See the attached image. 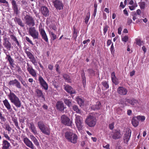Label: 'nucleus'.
<instances>
[{"mask_svg":"<svg viewBox=\"0 0 149 149\" xmlns=\"http://www.w3.org/2000/svg\"><path fill=\"white\" fill-rule=\"evenodd\" d=\"M8 96L11 102L17 108H19L21 106V102L19 98L10 90Z\"/></svg>","mask_w":149,"mask_h":149,"instance_id":"nucleus-1","label":"nucleus"},{"mask_svg":"<svg viewBox=\"0 0 149 149\" xmlns=\"http://www.w3.org/2000/svg\"><path fill=\"white\" fill-rule=\"evenodd\" d=\"M26 15H24V19L25 21V23L29 26H33L35 25V21L33 17L31 16L28 13L25 12Z\"/></svg>","mask_w":149,"mask_h":149,"instance_id":"nucleus-2","label":"nucleus"},{"mask_svg":"<svg viewBox=\"0 0 149 149\" xmlns=\"http://www.w3.org/2000/svg\"><path fill=\"white\" fill-rule=\"evenodd\" d=\"M38 126L42 133L45 134L49 135L50 134L49 128L45 125L43 122H39L38 123Z\"/></svg>","mask_w":149,"mask_h":149,"instance_id":"nucleus-3","label":"nucleus"},{"mask_svg":"<svg viewBox=\"0 0 149 149\" xmlns=\"http://www.w3.org/2000/svg\"><path fill=\"white\" fill-rule=\"evenodd\" d=\"M96 121V119L95 117L90 115L87 118L86 122L89 127H92L95 126Z\"/></svg>","mask_w":149,"mask_h":149,"instance_id":"nucleus-4","label":"nucleus"},{"mask_svg":"<svg viewBox=\"0 0 149 149\" xmlns=\"http://www.w3.org/2000/svg\"><path fill=\"white\" fill-rule=\"evenodd\" d=\"M29 34L33 38V39H38L39 34L38 30L35 27H31L29 28L28 31Z\"/></svg>","mask_w":149,"mask_h":149,"instance_id":"nucleus-5","label":"nucleus"},{"mask_svg":"<svg viewBox=\"0 0 149 149\" xmlns=\"http://www.w3.org/2000/svg\"><path fill=\"white\" fill-rule=\"evenodd\" d=\"M61 120L62 123L68 126H72V121L66 116L63 115L61 116Z\"/></svg>","mask_w":149,"mask_h":149,"instance_id":"nucleus-6","label":"nucleus"},{"mask_svg":"<svg viewBox=\"0 0 149 149\" xmlns=\"http://www.w3.org/2000/svg\"><path fill=\"white\" fill-rule=\"evenodd\" d=\"M75 116L76 117L75 121L76 126L79 130H81L83 126L82 122V117L77 114H75Z\"/></svg>","mask_w":149,"mask_h":149,"instance_id":"nucleus-7","label":"nucleus"},{"mask_svg":"<svg viewBox=\"0 0 149 149\" xmlns=\"http://www.w3.org/2000/svg\"><path fill=\"white\" fill-rule=\"evenodd\" d=\"M3 45L4 47L8 50H10L12 46L6 35H5L3 36Z\"/></svg>","mask_w":149,"mask_h":149,"instance_id":"nucleus-8","label":"nucleus"},{"mask_svg":"<svg viewBox=\"0 0 149 149\" xmlns=\"http://www.w3.org/2000/svg\"><path fill=\"white\" fill-rule=\"evenodd\" d=\"M27 70L29 74L34 77L37 76V72L35 70L33 69V67L29 63H27Z\"/></svg>","mask_w":149,"mask_h":149,"instance_id":"nucleus-9","label":"nucleus"},{"mask_svg":"<svg viewBox=\"0 0 149 149\" xmlns=\"http://www.w3.org/2000/svg\"><path fill=\"white\" fill-rule=\"evenodd\" d=\"M54 7L57 10H61L63 9V5L62 1L60 0H55L53 1Z\"/></svg>","mask_w":149,"mask_h":149,"instance_id":"nucleus-10","label":"nucleus"},{"mask_svg":"<svg viewBox=\"0 0 149 149\" xmlns=\"http://www.w3.org/2000/svg\"><path fill=\"white\" fill-rule=\"evenodd\" d=\"M125 101L134 107L137 106L139 105L140 101L134 98L126 99Z\"/></svg>","mask_w":149,"mask_h":149,"instance_id":"nucleus-11","label":"nucleus"},{"mask_svg":"<svg viewBox=\"0 0 149 149\" xmlns=\"http://www.w3.org/2000/svg\"><path fill=\"white\" fill-rule=\"evenodd\" d=\"M131 134V130L130 129H128L124 134L123 136V141L125 143L128 144V142L129 141Z\"/></svg>","mask_w":149,"mask_h":149,"instance_id":"nucleus-12","label":"nucleus"},{"mask_svg":"<svg viewBox=\"0 0 149 149\" xmlns=\"http://www.w3.org/2000/svg\"><path fill=\"white\" fill-rule=\"evenodd\" d=\"M56 107L57 110L63 112L65 107L64 106L63 103L61 101H58L56 105Z\"/></svg>","mask_w":149,"mask_h":149,"instance_id":"nucleus-13","label":"nucleus"},{"mask_svg":"<svg viewBox=\"0 0 149 149\" xmlns=\"http://www.w3.org/2000/svg\"><path fill=\"white\" fill-rule=\"evenodd\" d=\"M38 80L40 85L45 90H47L48 88V85L41 76H40L39 77Z\"/></svg>","mask_w":149,"mask_h":149,"instance_id":"nucleus-14","label":"nucleus"},{"mask_svg":"<svg viewBox=\"0 0 149 149\" xmlns=\"http://www.w3.org/2000/svg\"><path fill=\"white\" fill-rule=\"evenodd\" d=\"M11 3L14 13L16 15H18L19 13V9L18 8L16 1L15 0H12Z\"/></svg>","mask_w":149,"mask_h":149,"instance_id":"nucleus-15","label":"nucleus"},{"mask_svg":"<svg viewBox=\"0 0 149 149\" xmlns=\"http://www.w3.org/2000/svg\"><path fill=\"white\" fill-rule=\"evenodd\" d=\"M39 30L42 38L45 42H48L47 36L44 29L43 28H39Z\"/></svg>","mask_w":149,"mask_h":149,"instance_id":"nucleus-16","label":"nucleus"},{"mask_svg":"<svg viewBox=\"0 0 149 149\" xmlns=\"http://www.w3.org/2000/svg\"><path fill=\"white\" fill-rule=\"evenodd\" d=\"M8 84L10 85H15L19 89H21L22 88L20 82L16 79L10 81L8 83Z\"/></svg>","mask_w":149,"mask_h":149,"instance_id":"nucleus-17","label":"nucleus"},{"mask_svg":"<svg viewBox=\"0 0 149 149\" xmlns=\"http://www.w3.org/2000/svg\"><path fill=\"white\" fill-rule=\"evenodd\" d=\"M65 90L71 94L76 93V91L72 87L68 85L64 86Z\"/></svg>","mask_w":149,"mask_h":149,"instance_id":"nucleus-18","label":"nucleus"},{"mask_svg":"<svg viewBox=\"0 0 149 149\" xmlns=\"http://www.w3.org/2000/svg\"><path fill=\"white\" fill-rule=\"evenodd\" d=\"M29 127L31 131L34 134H37L38 133L36 130V128L35 126L34 123L32 122H31L28 124Z\"/></svg>","mask_w":149,"mask_h":149,"instance_id":"nucleus-19","label":"nucleus"},{"mask_svg":"<svg viewBox=\"0 0 149 149\" xmlns=\"http://www.w3.org/2000/svg\"><path fill=\"white\" fill-rule=\"evenodd\" d=\"M23 141L25 144L29 148L33 149L34 148V146L33 145L31 141L27 138H24L23 139Z\"/></svg>","mask_w":149,"mask_h":149,"instance_id":"nucleus-20","label":"nucleus"},{"mask_svg":"<svg viewBox=\"0 0 149 149\" xmlns=\"http://www.w3.org/2000/svg\"><path fill=\"white\" fill-rule=\"evenodd\" d=\"M3 135L4 136V137L8 140L9 141L11 142V143H12V145L14 146H17V147H18L19 146H17V145H18V144L16 142H12V141L13 142H14V141L13 140H12L10 139V137L8 136V134H7V132L4 131L3 132Z\"/></svg>","mask_w":149,"mask_h":149,"instance_id":"nucleus-21","label":"nucleus"},{"mask_svg":"<svg viewBox=\"0 0 149 149\" xmlns=\"http://www.w3.org/2000/svg\"><path fill=\"white\" fill-rule=\"evenodd\" d=\"M121 137V134L119 130H116L113 132L112 135V138L114 139H117L120 138Z\"/></svg>","mask_w":149,"mask_h":149,"instance_id":"nucleus-22","label":"nucleus"},{"mask_svg":"<svg viewBox=\"0 0 149 149\" xmlns=\"http://www.w3.org/2000/svg\"><path fill=\"white\" fill-rule=\"evenodd\" d=\"M117 91L118 93L122 95H126L127 92V90L123 87H119L117 89Z\"/></svg>","mask_w":149,"mask_h":149,"instance_id":"nucleus-23","label":"nucleus"},{"mask_svg":"<svg viewBox=\"0 0 149 149\" xmlns=\"http://www.w3.org/2000/svg\"><path fill=\"white\" fill-rule=\"evenodd\" d=\"M15 22L17 23L20 27L24 28L25 26V24L22 20L19 18L15 17L14 19Z\"/></svg>","mask_w":149,"mask_h":149,"instance_id":"nucleus-24","label":"nucleus"},{"mask_svg":"<svg viewBox=\"0 0 149 149\" xmlns=\"http://www.w3.org/2000/svg\"><path fill=\"white\" fill-rule=\"evenodd\" d=\"M2 149H9L10 144L7 140H3L2 141Z\"/></svg>","mask_w":149,"mask_h":149,"instance_id":"nucleus-25","label":"nucleus"},{"mask_svg":"<svg viewBox=\"0 0 149 149\" xmlns=\"http://www.w3.org/2000/svg\"><path fill=\"white\" fill-rule=\"evenodd\" d=\"M41 11L42 14L45 17L49 15V10L46 7L42 6L41 8Z\"/></svg>","mask_w":149,"mask_h":149,"instance_id":"nucleus-26","label":"nucleus"},{"mask_svg":"<svg viewBox=\"0 0 149 149\" xmlns=\"http://www.w3.org/2000/svg\"><path fill=\"white\" fill-rule=\"evenodd\" d=\"M3 102L4 105L7 110L10 111H11L12 110V109L11 105L8 100L7 99H5L3 101Z\"/></svg>","mask_w":149,"mask_h":149,"instance_id":"nucleus-27","label":"nucleus"},{"mask_svg":"<svg viewBox=\"0 0 149 149\" xmlns=\"http://www.w3.org/2000/svg\"><path fill=\"white\" fill-rule=\"evenodd\" d=\"M74 134L72 132L67 131L65 133L64 136L65 138L69 141L71 137Z\"/></svg>","mask_w":149,"mask_h":149,"instance_id":"nucleus-28","label":"nucleus"},{"mask_svg":"<svg viewBox=\"0 0 149 149\" xmlns=\"http://www.w3.org/2000/svg\"><path fill=\"white\" fill-rule=\"evenodd\" d=\"M78 137L77 135L75 134L74 135L72 136L69 142L73 144H75L77 143Z\"/></svg>","mask_w":149,"mask_h":149,"instance_id":"nucleus-29","label":"nucleus"},{"mask_svg":"<svg viewBox=\"0 0 149 149\" xmlns=\"http://www.w3.org/2000/svg\"><path fill=\"white\" fill-rule=\"evenodd\" d=\"M4 52L5 53L6 55V59H7V60L9 62L10 64L11 65H12L13 64V63L14 62L13 60L11 58L10 55L9 54H7V52H6V50H3Z\"/></svg>","mask_w":149,"mask_h":149,"instance_id":"nucleus-30","label":"nucleus"},{"mask_svg":"<svg viewBox=\"0 0 149 149\" xmlns=\"http://www.w3.org/2000/svg\"><path fill=\"white\" fill-rule=\"evenodd\" d=\"M36 94L38 97H41L42 98H45V96L43 95L42 91L39 89H36Z\"/></svg>","mask_w":149,"mask_h":149,"instance_id":"nucleus-31","label":"nucleus"},{"mask_svg":"<svg viewBox=\"0 0 149 149\" xmlns=\"http://www.w3.org/2000/svg\"><path fill=\"white\" fill-rule=\"evenodd\" d=\"M12 120L13 121V123L16 127L18 130L20 129V128L19 126L18 122L17 117H12Z\"/></svg>","mask_w":149,"mask_h":149,"instance_id":"nucleus-32","label":"nucleus"},{"mask_svg":"<svg viewBox=\"0 0 149 149\" xmlns=\"http://www.w3.org/2000/svg\"><path fill=\"white\" fill-rule=\"evenodd\" d=\"M81 77L83 85V87H85L86 85V78L84 71L81 74Z\"/></svg>","mask_w":149,"mask_h":149,"instance_id":"nucleus-33","label":"nucleus"},{"mask_svg":"<svg viewBox=\"0 0 149 149\" xmlns=\"http://www.w3.org/2000/svg\"><path fill=\"white\" fill-rule=\"evenodd\" d=\"M138 120L136 119V117L133 118L132 121V122L133 125L135 127H137L139 125V122Z\"/></svg>","mask_w":149,"mask_h":149,"instance_id":"nucleus-34","label":"nucleus"},{"mask_svg":"<svg viewBox=\"0 0 149 149\" xmlns=\"http://www.w3.org/2000/svg\"><path fill=\"white\" fill-rule=\"evenodd\" d=\"M76 100L80 106H81L84 104V101L81 98L77 97L76 98Z\"/></svg>","mask_w":149,"mask_h":149,"instance_id":"nucleus-35","label":"nucleus"},{"mask_svg":"<svg viewBox=\"0 0 149 149\" xmlns=\"http://www.w3.org/2000/svg\"><path fill=\"white\" fill-rule=\"evenodd\" d=\"M72 109L73 110L75 111L76 113H81V111L79 109L78 106L76 105H74L72 106Z\"/></svg>","mask_w":149,"mask_h":149,"instance_id":"nucleus-36","label":"nucleus"},{"mask_svg":"<svg viewBox=\"0 0 149 149\" xmlns=\"http://www.w3.org/2000/svg\"><path fill=\"white\" fill-rule=\"evenodd\" d=\"M77 37V31L76 29L73 27V32L72 38L75 41H76V38Z\"/></svg>","mask_w":149,"mask_h":149,"instance_id":"nucleus-37","label":"nucleus"},{"mask_svg":"<svg viewBox=\"0 0 149 149\" xmlns=\"http://www.w3.org/2000/svg\"><path fill=\"white\" fill-rule=\"evenodd\" d=\"M63 101L65 104L69 107H70L71 106L72 102L71 100L67 99H64Z\"/></svg>","mask_w":149,"mask_h":149,"instance_id":"nucleus-38","label":"nucleus"},{"mask_svg":"<svg viewBox=\"0 0 149 149\" xmlns=\"http://www.w3.org/2000/svg\"><path fill=\"white\" fill-rule=\"evenodd\" d=\"M64 78L67 81L68 83L71 82V79L70 76L67 74H65L63 75Z\"/></svg>","mask_w":149,"mask_h":149,"instance_id":"nucleus-39","label":"nucleus"},{"mask_svg":"<svg viewBox=\"0 0 149 149\" xmlns=\"http://www.w3.org/2000/svg\"><path fill=\"white\" fill-rule=\"evenodd\" d=\"M108 82L106 81H103L102 82V85L106 89H107L109 87Z\"/></svg>","mask_w":149,"mask_h":149,"instance_id":"nucleus-40","label":"nucleus"},{"mask_svg":"<svg viewBox=\"0 0 149 149\" xmlns=\"http://www.w3.org/2000/svg\"><path fill=\"white\" fill-rule=\"evenodd\" d=\"M90 13L88 12L86 15V17L85 18V22L86 24H87L88 23V20L89 19L90 17Z\"/></svg>","mask_w":149,"mask_h":149,"instance_id":"nucleus-41","label":"nucleus"},{"mask_svg":"<svg viewBox=\"0 0 149 149\" xmlns=\"http://www.w3.org/2000/svg\"><path fill=\"white\" fill-rule=\"evenodd\" d=\"M4 125L5 127L6 130H7L8 132V133H9L12 130L11 128L8 124H5Z\"/></svg>","mask_w":149,"mask_h":149,"instance_id":"nucleus-42","label":"nucleus"},{"mask_svg":"<svg viewBox=\"0 0 149 149\" xmlns=\"http://www.w3.org/2000/svg\"><path fill=\"white\" fill-rule=\"evenodd\" d=\"M139 5L141 9H144L145 8V3L144 1H141L139 3Z\"/></svg>","mask_w":149,"mask_h":149,"instance_id":"nucleus-43","label":"nucleus"},{"mask_svg":"<svg viewBox=\"0 0 149 149\" xmlns=\"http://www.w3.org/2000/svg\"><path fill=\"white\" fill-rule=\"evenodd\" d=\"M136 119L138 120L143 122L145 120V118L144 116H138L136 117Z\"/></svg>","mask_w":149,"mask_h":149,"instance_id":"nucleus-44","label":"nucleus"},{"mask_svg":"<svg viewBox=\"0 0 149 149\" xmlns=\"http://www.w3.org/2000/svg\"><path fill=\"white\" fill-rule=\"evenodd\" d=\"M31 61L33 64L34 65H37V62L36 61V60L34 56L30 58Z\"/></svg>","mask_w":149,"mask_h":149,"instance_id":"nucleus-45","label":"nucleus"},{"mask_svg":"<svg viewBox=\"0 0 149 149\" xmlns=\"http://www.w3.org/2000/svg\"><path fill=\"white\" fill-rule=\"evenodd\" d=\"M25 52L27 56L28 57L29 59L34 56L29 51H26Z\"/></svg>","mask_w":149,"mask_h":149,"instance_id":"nucleus-46","label":"nucleus"},{"mask_svg":"<svg viewBox=\"0 0 149 149\" xmlns=\"http://www.w3.org/2000/svg\"><path fill=\"white\" fill-rule=\"evenodd\" d=\"M51 36V37L53 40H54L56 38V36L53 32H49Z\"/></svg>","mask_w":149,"mask_h":149,"instance_id":"nucleus-47","label":"nucleus"},{"mask_svg":"<svg viewBox=\"0 0 149 149\" xmlns=\"http://www.w3.org/2000/svg\"><path fill=\"white\" fill-rule=\"evenodd\" d=\"M109 28V26L106 25L105 26H104V29H103V34L104 35H105L106 33V32L108 29V28Z\"/></svg>","mask_w":149,"mask_h":149,"instance_id":"nucleus-48","label":"nucleus"},{"mask_svg":"<svg viewBox=\"0 0 149 149\" xmlns=\"http://www.w3.org/2000/svg\"><path fill=\"white\" fill-rule=\"evenodd\" d=\"M101 106V104L100 102H98L95 105V109H100Z\"/></svg>","mask_w":149,"mask_h":149,"instance_id":"nucleus-49","label":"nucleus"},{"mask_svg":"<svg viewBox=\"0 0 149 149\" xmlns=\"http://www.w3.org/2000/svg\"><path fill=\"white\" fill-rule=\"evenodd\" d=\"M87 71L89 74L91 75H92L94 74L95 72L93 69L91 68L87 70Z\"/></svg>","mask_w":149,"mask_h":149,"instance_id":"nucleus-50","label":"nucleus"},{"mask_svg":"<svg viewBox=\"0 0 149 149\" xmlns=\"http://www.w3.org/2000/svg\"><path fill=\"white\" fill-rule=\"evenodd\" d=\"M25 39L29 43L31 44L32 45H34V44L33 42L28 37H26Z\"/></svg>","mask_w":149,"mask_h":149,"instance_id":"nucleus-51","label":"nucleus"},{"mask_svg":"<svg viewBox=\"0 0 149 149\" xmlns=\"http://www.w3.org/2000/svg\"><path fill=\"white\" fill-rule=\"evenodd\" d=\"M110 51L112 54H113L114 53L115 49L113 43H112L111 45L110 48Z\"/></svg>","mask_w":149,"mask_h":149,"instance_id":"nucleus-52","label":"nucleus"},{"mask_svg":"<svg viewBox=\"0 0 149 149\" xmlns=\"http://www.w3.org/2000/svg\"><path fill=\"white\" fill-rule=\"evenodd\" d=\"M128 40V37L127 36H125L122 38V41L125 42H127Z\"/></svg>","mask_w":149,"mask_h":149,"instance_id":"nucleus-53","label":"nucleus"},{"mask_svg":"<svg viewBox=\"0 0 149 149\" xmlns=\"http://www.w3.org/2000/svg\"><path fill=\"white\" fill-rule=\"evenodd\" d=\"M115 85H116L118 84V79L116 77V78H114L111 79Z\"/></svg>","mask_w":149,"mask_h":149,"instance_id":"nucleus-54","label":"nucleus"},{"mask_svg":"<svg viewBox=\"0 0 149 149\" xmlns=\"http://www.w3.org/2000/svg\"><path fill=\"white\" fill-rule=\"evenodd\" d=\"M21 82L22 83V84L23 85V86H24L25 88H26L28 87V85L26 83L25 81L23 80L21 81Z\"/></svg>","mask_w":149,"mask_h":149,"instance_id":"nucleus-55","label":"nucleus"},{"mask_svg":"<svg viewBox=\"0 0 149 149\" xmlns=\"http://www.w3.org/2000/svg\"><path fill=\"white\" fill-rule=\"evenodd\" d=\"M136 44L139 46H141V45L142 42L140 39H136Z\"/></svg>","mask_w":149,"mask_h":149,"instance_id":"nucleus-56","label":"nucleus"},{"mask_svg":"<svg viewBox=\"0 0 149 149\" xmlns=\"http://www.w3.org/2000/svg\"><path fill=\"white\" fill-rule=\"evenodd\" d=\"M10 36L11 39L13 40V41H14V40H15L17 38L15 36L12 34H11L10 33Z\"/></svg>","mask_w":149,"mask_h":149,"instance_id":"nucleus-57","label":"nucleus"},{"mask_svg":"<svg viewBox=\"0 0 149 149\" xmlns=\"http://www.w3.org/2000/svg\"><path fill=\"white\" fill-rule=\"evenodd\" d=\"M114 123H113L111 124H110L109 125V128L111 130H113L114 128Z\"/></svg>","mask_w":149,"mask_h":149,"instance_id":"nucleus-58","label":"nucleus"},{"mask_svg":"<svg viewBox=\"0 0 149 149\" xmlns=\"http://www.w3.org/2000/svg\"><path fill=\"white\" fill-rule=\"evenodd\" d=\"M0 119L1 120V121L3 122H5L6 121V118L2 115L0 117Z\"/></svg>","mask_w":149,"mask_h":149,"instance_id":"nucleus-59","label":"nucleus"},{"mask_svg":"<svg viewBox=\"0 0 149 149\" xmlns=\"http://www.w3.org/2000/svg\"><path fill=\"white\" fill-rule=\"evenodd\" d=\"M56 68V72H58L59 71V66L58 64H56L55 66Z\"/></svg>","mask_w":149,"mask_h":149,"instance_id":"nucleus-60","label":"nucleus"},{"mask_svg":"<svg viewBox=\"0 0 149 149\" xmlns=\"http://www.w3.org/2000/svg\"><path fill=\"white\" fill-rule=\"evenodd\" d=\"M54 68V66L51 64H49L48 65V69L51 70H52Z\"/></svg>","mask_w":149,"mask_h":149,"instance_id":"nucleus-61","label":"nucleus"},{"mask_svg":"<svg viewBox=\"0 0 149 149\" xmlns=\"http://www.w3.org/2000/svg\"><path fill=\"white\" fill-rule=\"evenodd\" d=\"M34 143V144L36 146H38L39 145V143L38 141V140H37V139H36L35 140H33V141Z\"/></svg>","mask_w":149,"mask_h":149,"instance_id":"nucleus-62","label":"nucleus"},{"mask_svg":"<svg viewBox=\"0 0 149 149\" xmlns=\"http://www.w3.org/2000/svg\"><path fill=\"white\" fill-rule=\"evenodd\" d=\"M116 77L115 72H113L111 74V79L114 78H116Z\"/></svg>","mask_w":149,"mask_h":149,"instance_id":"nucleus-63","label":"nucleus"},{"mask_svg":"<svg viewBox=\"0 0 149 149\" xmlns=\"http://www.w3.org/2000/svg\"><path fill=\"white\" fill-rule=\"evenodd\" d=\"M30 139L33 141L34 140H35L36 139V137L32 134L30 135Z\"/></svg>","mask_w":149,"mask_h":149,"instance_id":"nucleus-64","label":"nucleus"}]
</instances>
